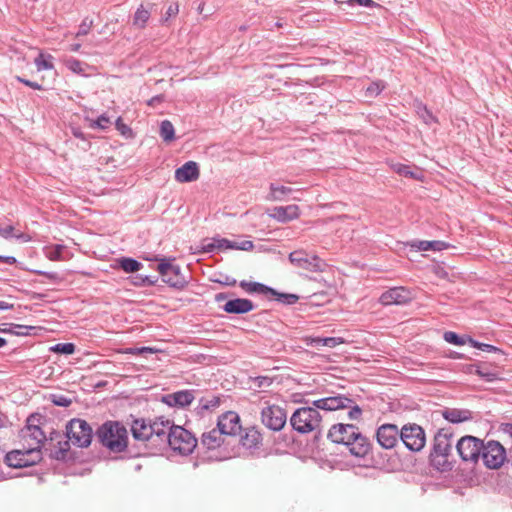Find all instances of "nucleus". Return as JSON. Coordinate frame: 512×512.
Returning <instances> with one entry per match:
<instances>
[{"label": "nucleus", "mask_w": 512, "mask_h": 512, "mask_svg": "<svg viewBox=\"0 0 512 512\" xmlns=\"http://www.w3.org/2000/svg\"><path fill=\"white\" fill-rule=\"evenodd\" d=\"M298 206L288 205L286 207H275L273 216L280 222H286L298 217Z\"/></svg>", "instance_id": "29"}, {"label": "nucleus", "mask_w": 512, "mask_h": 512, "mask_svg": "<svg viewBox=\"0 0 512 512\" xmlns=\"http://www.w3.org/2000/svg\"><path fill=\"white\" fill-rule=\"evenodd\" d=\"M14 227L12 225H7L5 227L0 226V236L8 239L13 237Z\"/></svg>", "instance_id": "59"}, {"label": "nucleus", "mask_w": 512, "mask_h": 512, "mask_svg": "<svg viewBox=\"0 0 512 512\" xmlns=\"http://www.w3.org/2000/svg\"><path fill=\"white\" fill-rule=\"evenodd\" d=\"M342 3L346 4V5L350 6V7H354L355 5H360V6H364V7L381 8V5L376 3L373 0H347V1H344Z\"/></svg>", "instance_id": "49"}, {"label": "nucleus", "mask_w": 512, "mask_h": 512, "mask_svg": "<svg viewBox=\"0 0 512 512\" xmlns=\"http://www.w3.org/2000/svg\"><path fill=\"white\" fill-rule=\"evenodd\" d=\"M38 327L30 326V325H21V324H9V328H5L2 330L4 333H10L15 336H28L35 334L34 331L37 330Z\"/></svg>", "instance_id": "33"}, {"label": "nucleus", "mask_w": 512, "mask_h": 512, "mask_svg": "<svg viewBox=\"0 0 512 512\" xmlns=\"http://www.w3.org/2000/svg\"><path fill=\"white\" fill-rule=\"evenodd\" d=\"M411 300V291L403 286L390 288L383 292L379 298V302L384 306L405 305Z\"/></svg>", "instance_id": "16"}, {"label": "nucleus", "mask_w": 512, "mask_h": 512, "mask_svg": "<svg viewBox=\"0 0 512 512\" xmlns=\"http://www.w3.org/2000/svg\"><path fill=\"white\" fill-rule=\"evenodd\" d=\"M263 436L257 426H251L244 429L240 436L241 445L249 450L259 449L262 445Z\"/></svg>", "instance_id": "20"}, {"label": "nucleus", "mask_w": 512, "mask_h": 512, "mask_svg": "<svg viewBox=\"0 0 512 512\" xmlns=\"http://www.w3.org/2000/svg\"><path fill=\"white\" fill-rule=\"evenodd\" d=\"M269 188L270 193L268 194L267 199L270 201H284L293 191V189L288 186L278 185L276 183H271Z\"/></svg>", "instance_id": "30"}, {"label": "nucleus", "mask_w": 512, "mask_h": 512, "mask_svg": "<svg viewBox=\"0 0 512 512\" xmlns=\"http://www.w3.org/2000/svg\"><path fill=\"white\" fill-rule=\"evenodd\" d=\"M411 247L416 248L418 251H442L450 247V245L444 241L433 240V241H414L411 243Z\"/></svg>", "instance_id": "28"}, {"label": "nucleus", "mask_w": 512, "mask_h": 512, "mask_svg": "<svg viewBox=\"0 0 512 512\" xmlns=\"http://www.w3.org/2000/svg\"><path fill=\"white\" fill-rule=\"evenodd\" d=\"M131 433L136 441H140L145 446L152 449L151 421L144 418L134 419L131 424Z\"/></svg>", "instance_id": "18"}, {"label": "nucleus", "mask_w": 512, "mask_h": 512, "mask_svg": "<svg viewBox=\"0 0 512 512\" xmlns=\"http://www.w3.org/2000/svg\"><path fill=\"white\" fill-rule=\"evenodd\" d=\"M66 437L75 446L86 448L91 444L93 431L83 419L73 418L66 424Z\"/></svg>", "instance_id": "5"}, {"label": "nucleus", "mask_w": 512, "mask_h": 512, "mask_svg": "<svg viewBox=\"0 0 512 512\" xmlns=\"http://www.w3.org/2000/svg\"><path fill=\"white\" fill-rule=\"evenodd\" d=\"M32 272L45 277L54 284H58L63 280V277H61L57 272H48L43 270H33Z\"/></svg>", "instance_id": "48"}, {"label": "nucleus", "mask_w": 512, "mask_h": 512, "mask_svg": "<svg viewBox=\"0 0 512 512\" xmlns=\"http://www.w3.org/2000/svg\"><path fill=\"white\" fill-rule=\"evenodd\" d=\"M400 440L411 452L421 451L426 444L425 430L416 423H407L400 428Z\"/></svg>", "instance_id": "8"}, {"label": "nucleus", "mask_w": 512, "mask_h": 512, "mask_svg": "<svg viewBox=\"0 0 512 512\" xmlns=\"http://www.w3.org/2000/svg\"><path fill=\"white\" fill-rule=\"evenodd\" d=\"M70 441H58L57 446H55L50 451V457L55 460L64 461L67 459L68 452L70 450Z\"/></svg>", "instance_id": "34"}, {"label": "nucleus", "mask_w": 512, "mask_h": 512, "mask_svg": "<svg viewBox=\"0 0 512 512\" xmlns=\"http://www.w3.org/2000/svg\"><path fill=\"white\" fill-rule=\"evenodd\" d=\"M480 459H482L483 464L487 468L498 469L506 459V451L500 442L490 440L487 443H483Z\"/></svg>", "instance_id": "13"}, {"label": "nucleus", "mask_w": 512, "mask_h": 512, "mask_svg": "<svg viewBox=\"0 0 512 512\" xmlns=\"http://www.w3.org/2000/svg\"><path fill=\"white\" fill-rule=\"evenodd\" d=\"M261 422L271 431H281L287 422V413L284 408L276 404H267L261 410Z\"/></svg>", "instance_id": "11"}, {"label": "nucleus", "mask_w": 512, "mask_h": 512, "mask_svg": "<svg viewBox=\"0 0 512 512\" xmlns=\"http://www.w3.org/2000/svg\"><path fill=\"white\" fill-rule=\"evenodd\" d=\"M62 245H56L48 254V258L52 261H57L62 259Z\"/></svg>", "instance_id": "56"}, {"label": "nucleus", "mask_w": 512, "mask_h": 512, "mask_svg": "<svg viewBox=\"0 0 512 512\" xmlns=\"http://www.w3.org/2000/svg\"><path fill=\"white\" fill-rule=\"evenodd\" d=\"M239 286L247 293H258L266 296L268 295L269 292L272 291V287L260 282H249L246 280H242L240 281Z\"/></svg>", "instance_id": "31"}, {"label": "nucleus", "mask_w": 512, "mask_h": 512, "mask_svg": "<svg viewBox=\"0 0 512 512\" xmlns=\"http://www.w3.org/2000/svg\"><path fill=\"white\" fill-rule=\"evenodd\" d=\"M317 341L320 342L323 346H327L330 348H333L338 344L343 343L342 339L337 337H326L318 339Z\"/></svg>", "instance_id": "54"}, {"label": "nucleus", "mask_w": 512, "mask_h": 512, "mask_svg": "<svg viewBox=\"0 0 512 512\" xmlns=\"http://www.w3.org/2000/svg\"><path fill=\"white\" fill-rule=\"evenodd\" d=\"M218 282L226 286H234L237 283L236 279L230 276H225L223 280H218Z\"/></svg>", "instance_id": "63"}, {"label": "nucleus", "mask_w": 512, "mask_h": 512, "mask_svg": "<svg viewBox=\"0 0 512 512\" xmlns=\"http://www.w3.org/2000/svg\"><path fill=\"white\" fill-rule=\"evenodd\" d=\"M199 176V165L195 161H188L175 170V179L180 183L196 181Z\"/></svg>", "instance_id": "21"}, {"label": "nucleus", "mask_w": 512, "mask_h": 512, "mask_svg": "<svg viewBox=\"0 0 512 512\" xmlns=\"http://www.w3.org/2000/svg\"><path fill=\"white\" fill-rule=\"evenodd\" d=\"M51 402L59 407H69L72 400L63 394H51Z\"/></svg>", "instance_id": "47"}, {"label": "nucleus", "mask_w": 512, "mask_h": 512, "mask_svg": "<svg viewBox=\"0 0 512 512\" xmlns=\"http://www.w3.org/2000/svg\"><path fill=\"white\" fill-rule=\"evenodd\" d=\"M0 262H3V263H6V264H9V265H14L17 260L14 256H3V255H0Z\"/></svg>", "instance_id": "64"}, {"label": "nucleus", "mask_w": 512, "mask_h": 512, "mask_svg": "<svg viewBox=\"0 0 512 512\" xmlns=\"http://www.w3.org/2000/svg\"><path fill=\"white\" fill-rule=\"evenodd\" d=\"M194 398L192 390H180L164 395L162 402L169 407L185 408L193 402Z\"/></svg>", "instance_id": "19"}, {"label": "nucleus", "mask_w": 512, "mask_h": 512, "mask_svg": "<svg viewBox=\"0 0 512 512\" xmlns=\"http://www.w3.org/2000/svg\"><path fill=\"white\" fill-rule=\"evenodd\" d=\"M179 6L177 3H171L166 10V19L177 15Z\"/></svg>", "instance_id": "60"}, {"label": "nucleus", "mask_w": 512, "mask_h": 512, "mask_svg": "<svg viewBox=\"0 0 512 512\" xmlns=\"http://www.w3.org/2000/svg\"><path fill=\"white\" fill-rule=\"evenodd\" d=\"M395 170L400 175L407 176V177H410L413 179L417 178V175L413 171H411V169L408 165L398 164L395 166Z\"/></svg>", "instance_id": "53"}, {"label": "nucleus", "mask_w": 512, "mask_h": 512, "mask_svg": "<svg viewBox=\"0 0 512 512\" xmlns=\"http://www.w3.org/2000/svg\"><path fill=\"white\" fill-rule=\"evenodd\" d=\"M73 343H57L50 347V351L57 354L71 355L75 352Z\"/></svg>", "instance_id": "41"}, {"label": "nucleus", "mask_w": 512, "mask_h": 512, "mask_svg": "<svg viewBox=\"0 0 512 512\" xmlns=\"http://www.w3.org/2000/svg\"><path fill=\"white\" fill-rule=\"evenodd\" d=\"M454 433L450 427L439 429L434 435L429 462L440 472L451 471L455 461L452 458Z\"/></svg>", "instance_id": "3"}, {"label": "nucleus", "mask_w": 512, "mask_h": 512, "mask_svg": "<svg viewBox=\"0 0 512 512\" xmlns=\"http://www.w3.org/2000/svg\"><path fill=\"white\" fill-rule=\"evenodd\" d=\"M217 427L224 435L234 436L241 431L240 417L234 411H227L218 417Z\"/></svg>", "instance_id": "17"}, {"label": "nucleus", "mask_w": 512, "mask_h": 512, "mask_svg": "<svg viewBox=\"0 0 512 512\" xmlns=\"http://www.w3.org/2000/svg\"><path fill=\"white\" fill-rule=\"evenodd\" d=\"M441 415L445 420L453 424L470 421L473 413L469 409L445 408L441 411Z\"/></svg>", "instance_id": "24"}, {"label": "nucleus", "mask_w": 512, "mask_h": 512, "mask_svg": "<svg viewBox=\"0 0 512 512\" xmlns=\"http://www.w3.org/2000/svg\"><path fill=\"white\" fill-rule=\"evenodd\" d=\"M327 438L335 444H343L351 455L364 458L372 449L369 439L354 424L337 423L328 430Z\"/></svg>", "instance_id": "2"}, {"label": "nucleus", "mask_w": 512, "mask_h": 512, "mask_svg": "<svg viewBox=\"0 0 512 512\" xmlns=\"http://www.w3.org/2000/svg\"><path fill=\"white\" fill-rule=\"evenodd\" d=\"M93 25V21L91 19L85 18L78 29V32L76 34L77 37L85 36L89 33L91 27Z\"/></svg>", "instance_id": "52"}, {"label": "nucleus", "mask_w": 512, "mask_h": 512, "mask_svg": "<svg viewBox=\"0 0 512 512\" xmlns=\"http://www.w3.org/2000/svg\"><path fill=\"white\" fill-rule=\"evenodd\" d=\"M42 459L41 449L28 448L24 450H12L5 456V463L12 468L33 466Z\"/></svg>", "instance_id": "10"}, {"label": "nucleus", "mask_w": 512, "mask_h": 512, "mask_svg": "<svg viewBox=\"0 0 512 512\" xmlns=\"http://www.w3.org/2000/svg\"><path fill=\"white\" fill-rule=\"evenodd\" d=\"M65 64L68 69H70L72 72L76 74L84 73V64L76 58L67 59Z\"/></svg>", "instance_id": "46"}, {"label": "nucleus", "mask_w": 512, "mask_h": 512, "mask_svg": "<svg viewBox=\"0 0 512 512\" xmlns=\"http://www.w3.org/2000/svg\"><path fill=\"white\" fill-rule=\"evenodd\" d=\"M99 442L111 452H123L128 446V432L118 421H107L97 430Z\"/></svg>", "instance_id": "4"}, {"label": "nucleus", "mask_w": 512, "mask_h": 512, "mask_svg": "<svg viewBox=\"0 0 512 512\" xmlns=\"http://www.w3.org/2000/svg\"><path fill=\"white\" fill-rule=\"evenodd\" d=\"M267 296H271L274 300L284 305H293L299 300L297 294L278 292L274 288H272V291Z\"/></svg>", "instance_id": "35"}, {"label": "nucleus", "mask_w": 512, "mask_h": 512, "mask_svg": "<svg viewBox=\"0 0 512 512\" xmlns=\"http://www.w3.org/2000/svg\"><path fill=\"white\" fill-rule=\"evenodd\" d=\"M475 374L488 382H493L498 379V372L494 370H490L485 365H476L475 366Z\"/></svg>", "instance_id": "38"}, {"label": "nucleus", "mask_w": 512, "mask_h": 512, "mask_svg": "<svg viewBox=\"0 0 512 512\" xmlns=\"http://www.w3.org/2000/svg\"><path fill=\"white\" fill-rule=\"evenodd\" d=\"M118 267L122 269L125 273H135L142 269L143 264L131 257H121L116 260Z\"/></svg>", "instance_id": "32"}, {"label": "nucleus", "mask_w": 512, "mask_h": 512, "mask_svg": "<svg viewBox=\"0 0 512 512\" xmlns=\"http://www.w3.org/2000/svg\"><path fill=\"white\" fill-rule=\"evenodd\" d=\"M254 308V303L246 298L230 299L222 306V310L228 314H246Z\"/></svg>", "instance_id": "22"}, {"label": "nucleus", "mask_w": 512, "mask_h": 512, "mask_svg": "<svg viewBox=\"0 0 512 512\" xmlns=\"http://www.w3.org/2000/svg\"><path fill=\"white\" fill-rule=\"evenodd\" d=\"M417 113L425 124H431L433 122H436V118L433 116L431 111L428 110V108L422 103H419L417 105Z\"/></svg>", "instance_id": "44"}, {"label": "nucleus", "mask_w": 512, "mask_h": 512, "mask_svg": "<svg viewBox=\"0 0 512 512\" xmlns=\"http://www.w3.org/2000/svg\"><path fill=\"white\" fill-rule=\"evenodd\" d=\"M175 424L164 417L156 418L151 421V434H152V449L161 451L167 447V441L170 437V432L174 429Z\"/></svg>", "instance_id": "12"}, {"label": "nucleus", "mask_w": 512, "mask_h": 512, "mask_svg": "<svg viewBox=\"0 0 512 512\" xmlns=\"http://www.w3.org/2000/svg\"><path fill=\"white\" fill-rule=\"evenodd\" d=\"M223 436L224 434L216 426V428L202 434L200 444L207 450H214L223 444Z\"/></svg>", "instance_id": "25"}, {"label": "nucleus", "mask_w": 512, "mask_h": 512, "mask_svg": "<svg viewBox=\"0 0 512 512\" xmlns=\"http://www.w3.org/2000/svg\"><path fill=\"white\" fill-rule=\"evenodd\" d=\"M376 440L382 448L392 449L400 440V429L395 424H382L376 430Z\"/></svg>", "instance_id": "15"}, {"label": "nucleus", "mask_w": 512, "mask_h": 512, "mask_svg": "<svg viewBox=\"0 0 512 512\" xmlns=\"http://www.w3.org/2000/svg\"><path fill=\"white\" fill-rule=\"evenodd\" d=\"M258 387H269L272 384V379L267 376H258L254 379Z\"/></svg>", "instance_id": "58"}, {"label": "nucleus", "mask_w": 512, "mask_h": 512, "mask_svg": "<svg viewBox=\"0 0 512 512\" xmlns=\"http://www.w3.org/2000/svg\"><path fill=\"white\" fill-rule=\"evenodd\" d=\"M443 338L446 342L453 345H464L468 343V338H464L453 331H446L443 335Z\"/></svg>", "instance_id": "42"}, {"label": "nucleus", "mask_w": 512, "mask_h": 512, "mask_svg": "<svg viewBox=\"0 0 512 512\" xmlns=\"http://www.w3.org/2000/svg\"><path fill=\"white\" fill-rule=\"evenodd\" d=\"M53 57L51 55L45 56L43 53H40L38 57L35 58V65L38 71L42 70H51L54 68L52 63Z\"/></svg>", "instance_id": "40"}, {"label": "nucleus", "mask_w": 512, "mask_h": 512, "mask_svg": "<svg viewBox=\"0 0 512 512\" xmlns=\"http://www.w3.org/2000/svg\"><path fill=\"white\" fill-rule=\"evenodd\" d=\"M216 239H217V237H214L211 239H204L202 241V246H201L202 251L205 253H211V252H214L215 250H218Z\"/></svg>", "instance_id": "51"}, {"label": "nucleus", "mask_w": 512, "mask_h": 512, "mask_svg": "<svg viewBox=\"0 0 512 512\" xmlns=\"http://www.w3.org/2000/svg\"><path fill=\"white\" fill-rule=\"evenodd\" d=\"M150 18V11L145 9L143 5H140L134 13L133 25L142 29L146 26Z\"/></svg>", "instance_id": "36"}, {"label": "nucleus", "mask_w": 512, "mask_h": 512, "mask_svg": "<svg viewBox=\"0 0 512 512\" xmlns=\"http://www.w3.org/2000/svg\"><path fill=\"white\" fill-rule=\"evenodd\" d=\"M160 136L165 142H171L175 139V129L169 120H163L161 122Z\"/></svg>", "instance_id": "37"}, {"label": "nucleus", "mask_w": 512, "mask_h": 512, "mask_svg": "<svg viewBox=\"0 0 512 512\" xmlns=\"http://www.w3.org/2000/svg\"><path fill=\"white\" fill-rule=\"evenodd\" d=\"M348 409V419L358 421L361 419L363 410L356 404L355 400L345 395L338 394L312 401V406H303L296 409L290 417V425L301 434L316 432L314 440L322 437L321 422L322 416L319 410L336 411Z\"/></svg>", "instance_id": "1"}, {"label": "nucleus", "mask_w": 512, "mask_h": 512, "mask_svg": "<svg viewBox=\"0 0 512 512\" xmlns=\"http://www.w3.org/2000/svg\"><path fill=\"white\" fill-rule=\"evenodd\" d=\"M72 134L74 137L81 139V140H87L85 134L79 127L72 128Z\"/></svg>", "instance_id": "62"}, {"label": "nucleus", "mask_w": 512, "mask_h": 512, "mask_svg": "<svg viewBox=\"0 0 512 512\" xmlns=\"http://www.w3.org/2000/svg\"><path fill=\"white\" fill-rule=\"evenodd\" d=\"M157 271L161 275L162 281L171 288L182 290L188 284L186 277L181 273L180 266L172 264L167 258L161 259Z\"/></svg>", "instance_id": "9"}, {"label": "nucleus", "mask_w": 512, "mask_h": 512, "mask_svg": "<svg viewBox=\"0 0 512 512\" xmlns=\"http://www.w3.org/2000/svg\"><path fill=\"white\" fill-rule=\"evenodd\" d=\"M385 88V85L382 81L378 82H372L369 84V86L366 88V96L367 97H376L378 96Z\"/></svg>", "instance_id": "45"}, {"label": "nucleus", "mask_w": 512, "mask_h": 512, "mask_svg": "<svg viewBox=\"0 0 512 512\" xmlns=\"http://www.w3.org/2000/svg\"><path fill=\"white\" fill-rule=\"evenodd\" d=\"M221 403L222 397L218 395L201 397L195 408V412L198 416L204 417L207 413L214 412Z\"/></svg>", "instance_id": "23"}, {"label": "nucleus", "mask_w": 512, "mask_h": 512, "mask_svg": "<svg viewBox=\"0 0 512 512\" xmlns=\"http://www.w3.org/2000/svg\"><path fill=\"white\" fill-rule=\"evenodd\" d=\"M468 343L473 347V348H476V349H479V350H482V351H485V352H499V353H502V351L496 347V346H493L491 344H486V343H482V342H479L471 337H468Z\"/></svg>", "instance_id": "43"}, {"label": "nucleus", "mask_w": 512, "mask_h": 512, "mask_svg": "<svg viewBox=\"0 0 512 512\" xmlns=\"http://www.w3.org/2000/svg\"><path fill=\"white\" fill-rule=\"evenodd\" d=\"M169 435L167 446L181 455L191 454L197 446L196 437L182 426L175 425Z\"/></svg>", "instance_id": "6"}, {"label": "nucleus", "mask_w": 512, "mask_h": 512, "mask_svg": "<svg viewBox=\"0 0 512 512\" xmlns=\"http://www.w3.org/2000/svg\"><path fill=\"white\" fill-rule=\"evenodd\" d=\"M158 282L157 277L136 275L131 278V283L136 287H151L155 286Z\"/></svg>", "instance_id": "39"}, {"label": "nucleus", "mask_w": 512, "mask_h": 512, "mask_svg": "<svg viewBox=\"0 0 512 512\" xmlns=\"http://www.w3.org/2000/svg\"><path fill=\"white\" fill-rule=\"evenodd\" d=\"M500 431L512 438V423L501 424Z\"/></svg>", "instance_id": "61"}, {"label": "nucleus", "mask_w": 512, "mask_h": 512, "mask_svg": "<svg viewBox=\"0 0 512 512\" xmlns=\"http://www.w3.org/2000/svg\"><path fill=\"white\" fill-rule=\"evenodd\" d=\"M16 80L20 83H23L24 85L32 88V89H35V90H43V86L37 82H33V81H30L28 79H25L21 76H16L15 77Z\"/></svg>", "instance_id": "57"}, {"label": "nucleus", "mask_w": 512, "mask_h": 512, "mask_svg": "<svg viewBox=\"0 0 512 512\" xmlns=\"http://www.w3.org/2000/svg\"><path fill=\"white\" fill-rule=\"evenodd\" d=\"M484 441L471 435L461 437L456 445V451L463 462L477 464L480 460Z\"/></svg>", "instance_id": "7"}, {"label": "nucleus", "mask_w": 512, "mask_h": 512, "mask_svg": "<svg viewBox=\"0 0 512 512\" xmlns=\"http://www.w3.org/2000/svg\"><path fill=\"white\" fill-rule=\"evenodd\" d=\"M216 243L218 250H243L250 251L254 248V244L250 240H244L241 242L232 241L226 238L217 237Z\"/></svg>", "instance_id": "26"}, {"label": "nucleus", "mask_w": 512, "mask_h": 512, "mask_svg": "<svg viewBox=\"0 0 512 512\" xmlns=\"http://www.w3.org/2000/svg\"><path fill=\"white\" fill-rule=\"evenodd\" d=\"M115 125H116L117 130H118L122 135H124V136H129V135H131V134H132V130H131V128H130L128 125H126V124L122 121L121 117H119V118L116 120Z\"/></svg>", "instance_id": "55"}, {"label": "nucleus", "mask_w": 512, "mask_h": 512, "mask_svg": "<svg viewBox=\"0 0 512 512\" xmlns=\"http://www.w3.org/2000/svg\"><path fill=\"white\" fill-rule=\"evenodd\" d=\"M22 437H29L30 439L35 441L36 446L34 448L40 449L41 444L46 440L45 433L37 424H29L26 425L22 430Z\"/></svg>", "instance_id": "27"}, {"label": "nucleus", "mask_w": 512, "mask_h": 512, "mask_svg": "<svg viewBox=\"0 0 512 512\" xmlns=\"http://www.w3.org/2000/svg\"><path fill=\"white\" fill-rule=\"evenodd\" d=\"M289 262L300 269L309 272H323L326 263L316 255L310 256L305 250H295L288 256Z\"/></svg>", "instance_id": "14"}, {"label": "nucleus", "mask_w": 512, "mask_h": 512, "mask_svg": "<svg viewBox=\"0 0 512 512\" xmlns=\"http://www.w3.org/2000/svg\"><path fill=\"white\" fill-rule=\"evenodd\" d=\"M110 119L106 116V114L100 115L93 123L91 124L92 128H99L101 130H105L110 125Z\"/></svg>", "instance_id": "50"}]
</instances>
